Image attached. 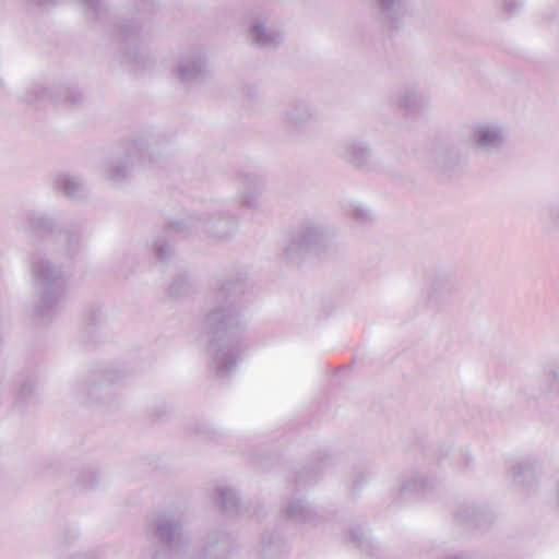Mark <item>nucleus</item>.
<instances>
[{
  "label": "nucleus",
  "instance_id": "obj_2",
  "mask_svg": "<svg viewBox=\"0 0 559 559\" xmlns=\"http://www.w3.org/2000/svg\"><path fill=\"white\" fill-rule=\"evenodd\" d=\"M31 270L35 285L40 289V297L36 306V313L39 317L52 316L66 295V280L61 271L44 259L32 255Z\"/></svg>",
  "mask_w": 559,
  "mask_h": 559
},
{
  "label": "nucleus",
  "instance_id": "obj_19",
  "mask_svg": "<svg viewBox=\"0 0 559 559\" xmlns=\"http://www.w3.org/2000/svg\"><path fill=\"white\" fill-rule=\"evenodd\" d=\"M155 251L157 260L162 262L166 261L173 253V247L169 239L158 238L155 241Z\"/></svg>",
  "mask_w": 559,
  "mask_h": 559
},
{
  "label": "nucleus",
  "instance_id": "obj_11",
  "mask_svg": "<svg viewBox=\"0 0 559 559\" xmlns=\"http://www.w3.org/2000/svg\"><path fill=\"white\" fill-rule=\"evenodd\" d=\"M177 74L185 83L198 82L205 75V61L201 55L185 56L180 59Z\"/></svg>",
  "mask_w": 559,
  "mask_h": 559
},
{
  "label": "nucleus",
  "instance_id": "obj_16",
  "mask_svg": "<svg viewBox=\"0 0 559 559\" xmlns=\"http://www.w3.org/2000/svg\"><path fill=\"white\" fill-rule=\"evenodd\" d=\"M345 158L355 166H362L369 158V151L362 143L353 141L346 148Z\"/></svg>",
  "mask_w": 559,
  "mask_h": 559
},
{
  "label": "nucleus",
  "instance_id": "obj_21",
  "mask_svg": "<svg viewBox=\"0 0 559 559\" xmlns=\"http://www.w3.org/2000/svg\"><path fill=\"white\" fill-rule=\"evenodd\" d=\"M86 10H91L95 14L96 20H103L107 13L103 0H81Z\"/></svg>",
  "mask_w": 559,
  "mask_h": 559
},
{
  "label": "nucleus",
  "instance_id": "obj_27",
  "mask_svg": "<svg viewBox=\"0 0 559 559\" xmlns=\"http://www.w3.org/2000/svg\"><path fill=\"white\" fill-rule=\"evenodd\" d=\"M141 7L139 11H143V13H152L153 12V1L152 0H140Z\"/></svg>",
  "mask_w": 559,
  "mask_h": 559
},
{
  "label": "nucleus",
  "instance_id": "obj_15",
  "mask_svg": "<svg viewBox=\"0 0 559 559\" xmlns=\"http://www.w3.org/2000/svg\"><path fill=\"white\" fill-rule=\"evenodd\" d=\"M425 104V96L411 90H406L399 100V106L409 114H416Z\"/></svg>",
  "mask_w": 559,
  "mask_h": 559
},
{
  "label": "nucleus",
  "instance_id": "obj_6",
  "mask_svg": "<svg viewBox=\"0 0 559 559\" xmlns=\"http://www.w3.org/2000/svg\"><path fill=\"white\" fill-rule=\"evenodd\" d=\"M116 36L121 41V48L124 50L127 60L138 67L145 64V58L140 53L139 47L141 43V27L138 22L128 20L117 25Z\"/></svg>",
  "mask_w": 559,
  "mask_h": 559
},
{
  "label": "nucleus",
  "instance_id": "obj_5",
  "mask_svg": "<svg viewBox=\"0 0 559 559\" xmlns=\"http://www.w3.org/2000/svg\"><path fill=\"white\" fill-rule=\"evenodd\" d=\"M127 163L110 162L108 164L107 177L112 182H121L128 176L129 164L131 166L138 164L145 165L154 163L151 153L147 152L146 143L142 140H135L128 143L126 148Z\"/></svg>",
  "mask_w": 559,
  "mask_h": 559
},
{
  "label": "nucleus",
  "instance_id": "obj_8",
  "mask_svg": "<svg viewBox=\"0 0 559 559\" xmlns=\"http://www.w3.org/2000/svg\"><path fill=\"white\" fill-rule=\"evenodd\" d=\"M475 145L486 152L499 150L506 141L504 130L497 124H478L473 129Z\"/></svg>",
  "mask_w": 559,
  "mask_h": 559
},
{
  "label": "nucleus",
  "instance_id": "obj_29",
  "mask_svg": "<svg viewBox=\"0 0 559 559\" xmlns=\"http://www.w3.org/2000/svg\"><path fill=\"white\" fill-rule=\"evenodd\" d=\"M106 379L109 381V382H115L116 379L110 377L109 374L106 376Z\"/></svg>",
  "mask_w": 559,
  "mask_h": 559
},
{
  "label": "nucleus",
  "instance_id": "obj_10",
  "mask_svg": "<svg viewBox=\"0 0 559 559\" xmlns=\"http://www.w3.org/2000/svg\"><path fill=\"white\" fill-rule=\"evenodd\" d=\"M407 0H378L380 17L391 31L399 27L402 17L407 12Z\"/></svg>",
  "mask_w": 559,
  "mask_h": 559
},
{
  "label": "nucleus",
  "instance_id": "obj_28",
  "mask_svg": "<svg viewBox=\"0 0 559 559\" xmlns=\"http://www.w3.org/2000/svg\"><path fill=\"white\" fill-rule=\"evenodd\" d=\"M34 2L40 7L53 5L57 3V0H34Z\"/></svg>",
  "mask_w": 559,
  "mask_h": 559
},
{
  "label": "nucleus",
  "instance_id": "obj_26",
  "mask_svg": "<svg viewBox=\"0 0 559 559\" xmlns=\"http://www.w3.org/2000/svg\"><path fill=\"white\" fill-rule=\"evenodd\" d=\"M34 391V382L33 381H26L24 382L19 391V399L20 400H26L27 396H29Z\"/></svg>",
  "mask_w": 559,
  "mask_h": 559
},
{
  "label": "nucleus",
  "instance_id": "obj_13",
  "mask_svg": "<svg viewBox=\"0 0 559 559\" xmlns=\"http://www.w3.org/2000/svg\"><path fill=\"white\" fill-rule=\"evenodd\" d=\"M55 186L58 190L62 191L67 197L74 199L80 198L85 192V187L78 177L62 174L57 176Z\"/></svg>",
  "mask_w": 559,
  "mask_h": 559
},
{
  "label": "nucleus",
  "instance_id": "obj_14",
  "mask_svg": "<svg viewBox=\"0 0 559 559\" xmlns=\"http://www.w3.org/2000/svg\"><path fill=\"white\" fill-rule=\"evenodd\" d=\"M253 41L260 47H275L283 40L280 32L266 29L263 24L259 23L251 27Z\"/></svg>",
  "mask_w": 559,
  "mask_h": 559
},
{
  "label": "nucleus",
  "instance_id": "obj_24",
  "mask_svg": "<svg viewBox=\"0 0 559 559\" xmlns=\"http://www.w3.org/2000/svg\"><path fill=\"white\" fill-rule=\"evenodd\" d=\"M522 8L520 0H502V9L509 15L515 14Z\"/></svg>",
  "mask_w": 559,
  "mask_h": 559
},
{
  "label": "nucleus",
  "instance_id": "obj_12",
  "mask_svg": "<svg viewBox=\"0 0 559 559\" xmlns=\"http://www.w3.org/2000/svg\"><path fill=\"white\" fill-rule=\"evenodd\" d=\"M204 231L217 239H227L236 229V221L230 216L209 217L205 222L198 219Z\"/></svg>",
  "mask_w": 559,
  "mask_h": 559
},
{
  "label": "nucleus",
  "instance_id": "obj_1",
  "mask_svg": "<svg viewBox=\"0 0 559 559\" xmlns=\"http://www.w3.org/2000/svg\"><path fill=\"white\" fill-rule=\"evenodd\" d=\"M243 296L242 281L225 282L213 294L212 306L204 313L202 331L207 336L211 366L219 379L230 377L245 349L242 346Z\"/></svg>",
  "mask_w": 559,
  "mask_h": 559
},
{
  "label": "nucleus",
  "instance_id": "obj_9",
  "mask_svg": "<svg viewBox=\"0 0 559 559\" xmlns=\"http://www.w3.org/2000/svg\"><path fill=\"white\" fill-rule=\"evenodd\" d=\"M237 187L241 194L242 205L254 209L258 206V197L262 187V179L257 174H240L237 177Z\"/></svg>",
  "mask_w": 559,
  "mask_h": 559
},
{
  "label": "nucleus",
  "instance_id": "obj_3",
  "mask_svg": "<svg viewBox=\"0 0 559 559\" xmlns=\"http://www.w3.org/2000/svg\"><path fill=\"white\" fill-rule=\"evenodd\" d=\"M27 230L36 237H45L49 245L59 242L67 246V254L72 258L81 248V235L78 227L68 228L64 231L53 233L52 219L29 212L26 215Z\"/></svg>",
  "mask_w": 559,
  "mask_h": 559
},
{
  "label": "nucleus",
  "instance_id": "obj_18",
  "mask_svg": "<svg viewBox=\"0 0 559 559\" xmlns=\"http://www.w3.org/2000/svg\"><path fill=\"white\" fill-rule=\"evenodd\" d=\"M310 118V114L305 106H298L293 111L286 114V120L295 126H302Z\"/></svg>",
  "mask_w": 559,
  "mask_h": 559
},
{
  "label": "nucleus",
  "instance_id": "obj_20",
  "mask_svg": "<svg viewBox=\"0 0 559 559\" xmlns=\"http://www.w3.org/2000/svg\"><path fill=\"white\" fill-rule=\"evenodd\" d=\"M453 289L452 282L447 277H438L431 284L432 296L438 297L441 294H450Z\"/></svg>",
  "mask_w": 559,
  "mask_h": 559
},
{
  "label": "nucleus",
  "instance_id": "obj_7",
  "mask_svg": "<svg viewBox=\"0 0 559 559\" xmlns=\"http://www.w3.org/2000/svg\"><path fill=\"white\" fill-rule=\"evenodd\" d=\"M25 97L26 102L29 104L49 98L56 104L78 105L82 100L83 95L81 92L73 87H63L55 93L50 88H47L40 84H35L27 91Z\"/></svg>",
  "mask_w": 559,
  "mask_h": 559
},
{
  "label": "nucleus",
  "instance_id": "obj_17",
  "mask_svg": "<svg viewBox=\"0 0 559 559\" xmlns=\"http://www.w3.org/2000/svg\"><path fill=\"white\" fill-rule=\"evenodd\" d=\"M189 292V282L187 276H179L176 278L168 288V295L171 298H180L188 294Z\"/></svg>",
  "mask_w": 559,
  "mask_h": 559
},
{
  "label": "nucleus",
  "instance_id": "obj_22",
  "mask_svg": "<svg viewBox=\"0 0 559 559\" xmlns=\"http://www.w3.org/2000/svg\"><path fill=\"white\" fill-rule=\"evenodd\" d=\"M545 376L550 380L549 390L559 392V366L546 370Z\"/></svg>",
  "mask_w": 559,
  "mask_h": 559
},
{
  "label": "nucleus",
  "instance_id": "obj_23",
  "mask_svg": "<svg viewBox=\"0 0 559 559\" xmlns=\"http://www.w3.org/2000/svg\"><path fill=\"white\" fill-rule=\"evenodd\" d=\"M353 218L360 223H367L371 219V214L367 207L359 205L354 209Z\"/></svg>",
  "mask_w": 559,
  "mask_h": 559
},
{
  "label": "nucleus",
  "instance_id": "obj_4",
  "mask_svg": "<svg viewBox=\"0 0 559 559\" xmlns=\"http://www.w3.org/2000/svg\"><path fill=\"white\" fill-rule=\"evenodd\" d=\"M326 236L321 227L307 222L299 230L292 234L288 245L284 248L285 257L296 261L308 253H319L325 247Z\"/></svg>",
  "mask_w": 559,
  "mask_h": 559
},
{
  "label": "nucleus",
  "instance_id": "obj_25",
  "mask_svg": "<svg viewBox=\"0 0 559 559\" xmlns=\"http://www.w3.org/2000/svg\"><path fill=\"white\" fill-rule=\"evenodd\" d=\"M187 224H189V226L191 227H197V222L190 217L188 219V222H173L169 224V229L170 230H174L175 233H181L183 231V227L187 226Z\"/></svg>",
  "mask_w": 559,
  "mask_h": 559
}]
</instances>
